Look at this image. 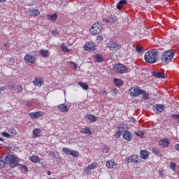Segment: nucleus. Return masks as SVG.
I'll return each instance as SVG.
<instances>
[{
    "mask_svg": "<svg viewBox=\"0 0 179 179\" xmlns=\"http://www.w3.org/2000/svg\"><path fill=\"white\" fill-rule=\"evenodd\" d=\"M144 58L148 64H155L157 62L159 58L157 57V51L156 50L148 51L145 52Z\"/></svg>",
    "mask_w": 179,
    "mask_h": 179,
    "instance_id": "obj_1",
    "label": "nucleus"
},
{
    "mask_svg": "<svg viewBox=\"0 0 179 179\" xmlns=\"http://www.w3.org/2000/svg\"><path fill=\"white\" fill-rule=\"evenodd\" d=\"M173 58H174V52L171 50H166L163 52L161 57V61L164 64H169L171 62Z\"/></svg>",
    "mask_w": 179,
    "mask_h": 179,
    "instance_id": "obj_2",
    "label": "nucleus"
},
{
    "mask_svg": "<svg viewBox=\"0 0 179 179\" xmlns=\"http://www.w3.org/2000/svg\"><path fill=\"white\" fill-rule=\"evenodd\" d=\"M5 162L6 163L10 162V167L11 169H14V167H16V166L19 164V163L17 162V157L13 155H6Z\"/></svg>",
    "mask_w": 179,
    "mask_h": 179,
    "instance_id": "obj_3",
    "label": "nucleus"
},
{
    "mask_svg": "<svg viewBox=\"0 0 179 179\" xmlns=\"http://www.w3.org/2000/svg\"><path fill=\"white\" fill-rule=\"evenodd\" d=\"M103 30V27L99 22H95L90 29V33L92 36H96V34H100Z\"/></svg>",
    "mask_w": 179,
    "mask_h": 179,
    "instance_id": "obj_4",
    "label": "nucleus"
},
{
    "mask_svg": "<svg viewBox=\"0 0 179 179\" xmlns=\"http://www.w3.org/2000/svg\"><path fill=\"white\" fill-rule=\"evenodd\" d=\"M121 44L118 42L110 41L106 43V48H108L110 51H117L121 48Z\"/></svg>",
    "mask_w": 179,
    "mask_h": 179,
    "instance_id": "obj_5",
    "label": "nucleus"
},
{
    "mask_svg": "<svg viewBox=\"0 0 179 179\" xmlns=\"http://www.w3.org/2000/svg\"><path fill=\"white\" fill-rule=\"evenodd\" d=\"M113 71L115 73H119L120 75L123 73H127L128 72V69L122 64H115L113 67Z\"/></svg>",
    "mask_w": 179,
    "mask_h": 179,
    "instance_id": "obj_6",
    "label": "nucleus"
},
{
    "mask_svg": "<svg viewBox=\"0 0 179 179\" xmlns=\"http://www.w3.org/2000/svg\"><path fill=\"white\" fill-rule=\"evenodd\" d=\"M62 152L64 153H66V155H69L70 156H72L73 157H79V152L78 151L71 150L68 148H63Z\"/></svg>",
    "mask_w": 179,
    "mask_h": 179,
    "instance_id": "obj_7",
    "label": "nucleus"
},
{
    "mask_svg": "<svg viewBox=\"0 0 179 179\" xmlns=\"http://www.w3.org/2000/svg\"><path fill=\"white\" fill-rule=\"evenodd\" d=\"M127 163H141V157L138 155H131L125 159Z\"/></svg>",
    "mask_w": 179,
    "mask_h": 179,
    "instance_id": "obj_8",
    "label": "nucleus"
},
{
    "mask_svg": "<svg viewBox=\"0 0 179 179\" xmlns=\"http://www.w3.org/2000/svg\"><path fill=\"white\" fill-rule=\"evenodd\" d=\"M141 91L142 90H140L138 87H133L129 90L130 96H132L133 97H136L139 96V94H141Z\"/></svg>",
    "mask_w": 179,
    "mask_h": 179,
    "instance_id": "obj_9",
    "label": "nucleus"
},
{
    "mask_svg": "<svg viewBox=\"0 0 179 179\" xmlns=\"http://www.w3.org/2000/svg\"><path fill=\"white\" fill-rule=\"evenodd\" d=\"M159 146L163 148V149H166V148H169L170 145V139L169 138H164L159 141L158 142Z\"/></svg>",
    "mask_w": 179,
    "mask_h": 179,
    "instance_id": "obj_10",
    "label": "nucleus"
},
{
    "mask_svg": "<svg viewBox=\"0 0 179 179\" xmlns=\"http://www.w3.org/2000/svg\"><path fill=\"white\" fill-rule=\"evenodd\" d=\"M28 115L32 120H37V118H40V117H43V115H44V112L38 111V112L29 113Z\"/></svg>",
    "mask_w": 179,
    "mask_h": 179,
    "instance_id": "obj_11",
    "label": "nucleus"
},
{
    "mask_svg": "<svg viewBox=\"0 0 179 179\" xmlns=\"http://www.w3.org/2000/svg\"><path fill=\"white\" fill-rule=\"evenodd\" d=\"M122 136L123 139H124L127 142H131V141H132V138H134V136H132V133L127 130L124 131V133L122 134Z\"/></svg>",
    "mask_w": 179,
    "mask_h": 179,
    "instance_id": "obj_12",
    "label": "nucleus"
},
{
    "mask_svg": "<svg viewBox=\"0 0 179 179\" xmlns=\"http://www.w3.org/2000/svg\"><path fill=\"white\" fill-rule=\"evenodd\" d=\"M85 51H94L96 50V45L92 42H88L84 45Z\"/></svg>",
    "mask_w": 179,
    "mask_h": 179,
    "instance_id": "obj_13",
    "label": "nucleus"
},
{
    "mask_svg": "<svg viewBox=\"0 0 179 179\" xmlns=\"http://www.w3.org/2000/svg\"><path fill=\"white\" fill-rule=\"evenodd\" d=\"M106 165L108 169H117V166H118V164H117L115 161L110 159L106 162Z\"/></svg>",
    "mask_w": 179,
    "mask_h": 179,
    "instance_id": "obj_14",
    "label": "nucleus"
},
{
    "mask_svg": "<svg viewBox=\"0 0 179 179\" xmlns=\"http://www.w3.org/2000/svg\"><path fill=\"white\" fill-rule=\"evenodd\" d=\"M152 76L157 79H166V74L160 71H154L152 72Z\"/></svg>",
    "mask_w": 179,
    "mask_h": 179,
    "instance_id": "obj_15",
    "label": "nucleus"
},
{
    "mask_svg": "<svg viewBox=\"0 0 179 179\" xmlns=\"http://www.w3.org/2000/svg\"><path fill=\"white\" fill-rule=\"evenodd\" d=\"M24 59L26 62H29V64H34L36 62V57L29 54L24 56Z\"/></svg>",
    "mask_w": 179,
    "mask_h": 179,
    "instance_id": "obj_16",
    "label": "nucleus"
},
{
    "mask_svg": "<svg viewBox=\"0 0 179 179\" xmlns=\"http://www.w3.org/2000/svg\"><path fill=\"white\" fill-rule=\"evenodd\" d=\"M164 110V105L163 104H157L153 106V111L155 113H162Z\"/></svg>",
    "mask_w": 179,
    "mask_h": 179,
    "instance_id": "obj_17",
    "label": "nucleus"
},
{
    "mask_svg": "<svg viewBox=\"0 0 179 179\" xmlns=\"http://www.w3.org/2000/svg\"><path fill=\"white\" fill-rule=\"evenodd\" d=\"M57 109L59 111H61V113H68V111H69V107L64 103L59 105Z\"/></svg>",
    "mask_w": 179,
    "mask_h": 179,
    "instance_id": "obj_18",
    "label": "nucleus"
},
{
    "mask_svg": "<svg viewBox=\"0 0 179 179\" xmlns=\"http://www.w3.org/2000/svg\"><path fill=\"white\" fill-rule=\"evenodd\" d=\"M113 83L117 87H121L124 85V81L120 78H114Z\"/></svg>",
    "mask_w": 179,
    "mask_h": 179,
    "instance_id": "obj_19",
    "label": "nucleus"
},
{
    "mask_svg": "<svg viewBox=\"0 0 179 179\" xmlns=\"http://www.w3.org/2000/svg\"><path fill=\"white\" fill-rule=\"evenodd\" d=\"M43 83H44V81L40 78H35L33 81V84L34 86H42Z\"/></svg>",
    "mask_w": 179,
    "mask_h": 179,
    "instance_id": "obj_20",
    "label": "nucleus"
},
{
    "mask_svg": "<svg viewBox=\"0 0 179 179\" xmlns=\"http://www.w3.org/2000/svg\"><path fill=\"white\" fill-rule=\"evenodd\" d=\"M140 155H141V159L146 160V159H148V157H149V151L141 150L140 152Z\"/></svg>",
    "mask_w": 179,
    "mask_h": 179,
    "instance_id": "obj_21",
    "label": "nucleus"
},
{
    "mask_svg": "<svg viewBox=\"0 0 179 179\" xmlns=\"http://www.w3.org/2000/svg\"><path fill=\"white\" fill-rule=\"evenodd\" d=\"M85 117H87L90 122H96L97 121V117L92 114L87 115Z\"/></svg>",
    "mask_w": 179,
    "mask_h": 179,
    "instance_id": "obj_22",
    "label": "nucleus"
},
{
    "mask_svg": "<svg viewBox=\"0 0 179 179\" xmlns=\"http://www.w3.org/2000/svg\"><path fill=\"white\" fill-rule=\"evenodd\" d=\"M125 129L123 127H119V129L117 131L116 134H115V137L116 138H120L121 136V135H122V132H125Z\"/></svg>",
    "mask_w": 179,
    "mask_h": 179,
    "instance_id": "obj_23",
    "label": "nucleus"
},
{
    "mask_svg": "<svg viewBox=\"0 0 179 179\" xmlns=\"http://www.w3.org/2000/svg\"><path fill=\"white\" fill-rule=\"evenodd\" d=\"M40 54L43 58H47V57L50 56V51H48V50L42 49L40 50Z\"/></svg>",
    "mask_w": 179,
    "mask_h": 179,
    "instance_id": "obj_24",
    "label": "nucleus"
},
{
    "mask_svg": "<svg viewBox=\"0 0 179 179\" xmlns=\"http://www.w3.org/2000/svg\"><path fill=\"white\" fill-rule=\"evenodd\" d=\"M78 86L83 89V90H89V85L86 83H83L82 81H79L78 83Z\"/></svg>",
    "mask_w": 179,
    "mask_h": 179,
    "instance_id": "obj_25",
    "label": "nucleus"
},
{
    "mask_svg": "<svg viewBox=\"0 0 179 179\" xmlns=\"http://www.w3.org/2000/svg\"><path fill=\"white\" fill-rule=\"evenodd\" d=\"M97 167V164L96 163H92L91 164L88 165L84 170V171H89L90 170H94Z\"/></svg>",
    "mask_w": 179,
    "mask_h": 179,
    "instance_id": "obj_26",
    "label": "nucleus"
},
{
    "mask_svg": "<svg viewBox=\"0 0 179 179\" xmlns=\"http://www.w3.org/2000/svg\"><path fill=\"white\" fill-rule=\"evenodd\" d=\"M152 152L158 157H163V155L160 153V150H159V148H153Z\"/></svg>",
    "mask_w": 179,
    "mask_h": 179,
    "instance_id": "obj_27",
    "label": "nucleus"
},
{
    "mask_svg": "<svg viewBox=\"0 0 179 179\" xmlns=\"http://www.w3.org/2000/svg\"><path fill=\"white\" fill-rule=\"evenodd\" d=\"M47 17L48 20H50L51 22H55V20H57V19L58 18V15H57V14L48 15Z\"/></svg>",
    "mask_w": 179,
    "mask_h": 179,
    "instance_id": "obj_28",
    "label": "nucleus"
},
{
    "mask_svg": "<svg viewBox=\"0 0 179 179\" xmlns=\"http://www.w3.org/2000/svg\"><path fill=\"white\" fill-rule=\"evenodd\" d=\"M30 160L31 162H32V163H40L41 159H40V157L36 155H32L31 157H30Z\"/></svg>",
    "mask_w": 179,
    "mask_h": 179,
    "instance_id": "obj_29",
    "label": "nucleus"
},
{
    "mask_svg": "<svg viewBox=\"0 0 179 179\" xmlns=\"http://www.w3.org/2000/svg\"><path fill=\"white\" fill-rule=\"evenodd\" d=\"M33 135L35 138H38L41 135V130L40 129H34L33 130Z\"/></svg>",
    "mask_w": 179,
    "mask_h": 179,
    "instance_id": "obj_30",
    "label": "nucleus"
},
{
    "mask_svg": "<svg viewBox=\"0 0 179 179\" xmlns=\"http://www.w3.org/2000/svg\"><path fill=\"white\" fill-rule=\"evenodd\" d=\"M124 5H127V0H121L117 4V9H121Z\"/></svg>",
    "mask_w": 179,
    "mask_h": 179,
    "instance_id": "obj_31",
    "label": "nucleus"
},
{
    "mask_svg": "<svg viewBox=\"0 0 179 179\" xmlns=\"http://www.w3.org/2000/svg\"><path fill=\"white\" fill-rule=\"evenodd\" d=\"M29 15L30 16H38L40 15V10L39 9L32 10L29 11Z\"/></svg>",
    "mask_w": 179,
    "mask_h": 179,
    "instance_id": "obj_32",
    "label": "nucleus"
},
{
    "mask_svg": "<svg viewBox=\"0 0 179 179\" xmlns=\"http://www.w3.org/2000/svg\"><path fill=\"white\" fill-rule=\"evenodd\" d=\"M117 20H118V17H117L116 16H114V17H110L109 20H106V23H115Z\"/></svg>",
    "mask_w": 179,
    "mask_h": 179,
    "instance_id": "obj_33",
    "label": "nucleus"
},
{
    "mask_svg": "<svg viewBox=\"0 0 179 179\" xmlns=\"http://www.w3.org/2000/svg\"><path fill=\"white\" fill-rule=\"evenodd\" d=\"M61 49L62 51H64V52H71V51H72L71 49L68 48V47L65 45V43H62L61 45Z\"/></svg>",
    "mask_w": 179,
    "mask_h": 179,
    "instance_id": "obj_34",
    "label": "nucleus"
},
{
    "mask_svg": "<svg viewBox=\"0 0 179 179\" xmlns=\"http://www.w3.org/2000/svg\"><path fill=\"white\" fill-rule=\"evenodd\" d=\"M94 61L95 62H103L104 61V59L100 55H96L94 56Z\"/></svg>",
    "mask_w": 179,
    "mask_h": 179,
    "instance_id": "obj_35",
    "label": "nucleus"
},
{
    "mask_svg": "<svg viewBox=\"0 0 179 179\" xmlns=\"http://www.w3.org/2000/svg\"><path fill=\"white\" fill-rule=\"evenodd\" d=\"M140 94L143 95L144 100H148V99H149V94H148V92L143 90H141Z\"/></svg>",
    "mask_w": 179,
    "mask_h": 179,
    "instance_id": "obj_36",
    "label": "nucleus"
},
{
    "mask_svg": "<svg viewBox=\"0 0 179 179\" xmlns=\"http://www.w3.org/2000/svg\"><path fill=\"white\" fill-rule=\"evenodd\" d=\"M81 134H89V135H92V131H90V129L85 127L84 129H83L82 130H80Z\"/></svg>",
    "mask_w": 179,
    "mask_h": 179,
    "instance_id": "obj_37",
    "label": "nucleus"
},
{
    "mask_svg": "<svg viewBox=\"0 0 179 179\" xmlns=\"http://www.w3.org/2000/svg\"><path fill=\"white\" fill-rule=\"evenodd\" d=\"M14 91L16 92V93H22V92H23V87L20 85H17Z\"/></svg>",
    "mask_w": 179,
    "mask_h": 179,
    "instance_id": "obj_38",
    "label": "nucleus"
},
{
    "mask_svg": "<svg viewBox=\"0 0 179 179\" xmlns=\"http://www.w3.org/2000/svg\"><path fill=\"white\" fill-rule=\"evenodd\" d=\"M19 169H20L22 173H27V171H29L27 166L22 164L19 165Z\"/></svg>",
    "mask_w": 179,
    "mask_h": 179,
    "instance_id": "obj_39",
    "label": "nucleus"
},
{
    "mask_svg": "<svg viewBox=\"0 0 179 179\" xmlns=\"http://www.w3.org/2000/svg\"><path fill=\"white\" fill-rule=\"evenodd\" d=\"M8 134H10V138H13V136H15V135H16L17 134V132L16 131V129H10L8 130Z\"/></svg>",
    "mask_w": 179,
    "mask_h": 179,
    "instance_id": "obj_40",
    "label": "nucleus"
},
{
    "mask_svg": "<svg viewBox=\"0 0 179 179\" xmlns=\"http://www.w3.org/2000/svg\"><path fill=\"white\" fill-rule=\"evenodd\" d=\"M108 152H110V148H108V146L106 145H103L102 148V153H108Z\"/></svg>",
    "mask_w": 179,
    "mask_h": 179,
    "instance_id": "obj_41",
    "label": "nucleus"
},
{
    "mask_svg": "<svg viewBox=\"0 0 179 179\" xmlns=\"http://www.w3.org/2000/svg\"><path fill=\"white\" fill-rule=\"evenodd\" d=\"M8 86H9V87H10V89H13V90H15L16 87V83L11 82L9 83Z\"/></svg>",
    "mask_w": 179,
    "mask_h": 179,
    "instance_id": "obj_42",
    "label": "nucleus"
},
{
    "mask_svg": "<svg viewBox=\"0 0 179 179\" xmlns=\"http://www.w3.org/2000/svg\"><path fill=\"white\" fill-rule=\"evenodd\" d=\"M2 136H4V138H10V134L6 131L1 133Z\"/></svg>",
    "mask_w": 179,
    "mask_h": 179,
    "instance_id": "obj_43",
    "label": "nucleus"
},
{
    "mask_svg": "<svg viewBox=\"0 0 179 179\" xmlns=\"http://www.w3.org/2000/svg\"><path fill=\"white\" fill-rule=\"evenodd\" d=\"M69 64H71V65H73V69H74V71H76V69H78V66L76 64L75 62H69Z\"/></svg>",
    "mask_w": 179,
    "mask_h": 179,
    "instance_id": "obj_44",
    "label": "nucleus"
},
{
    "mask_svg": "<svg viewBox=\"0 0 179 179\" xmlns=\"http://www.w3.org/2000/svg\"><path fill=\"white\" fill-rule=\"evenodd\" d=\"M170 167H171V170H173L174 171V170H176V167H177V164L171 162Z\"/></svg>",
    "mask_w": 179,
    "mask_h": 179,
    "instance_id": "obj_45",
    "label": "nucleus"
},
{
    "mask_svg": "<svg viewBox=\"0 0 179 179\" xmlns=\"http://www.w3.org/2000/svg\"><path fill=\"white\" fill-rule=\"evenodd\" d=\"M135 134L137 136H143L145 135L143 131L135 132Z\"/></svg>",
    "mask_w": 179,
    "mask_h": 179,
    "instance_id": "obj_46",
    "label": "nucleus"
},
{
    "mask_svg": "<svg viewBox=\"0 0 179 179\" xmlns=\"http://www.w3.org/2000/svg\"><path fill=\"white\" fill-rule=\"evenodd\" d=\"M5 162L0 160V169H3V167H5Z\"/></svg>",
    "mask_w": 179,
    "mask_h": 179,
    "instance_id": "obj_47",
    "label": "nucleus"
},
{
    "mask_svg": "<svg viewBox=\"0 0 179 179\" xmlns=\"http://www.w3.org/2000/svg\"><path fill=\"white\" fill-rule=\"evenodd\" d=\"M52 34L53 36H57L58 34V31H57V29H52Z\"/></svg>",
    "mask_w": 179,
    "mask_h": 179,
    "instance_id": "obj_48",
    "label": "nucleus"
},
{
    "mask_svg": "<svg viewBox=\"0 0 179 179\" xmlns=\"http://www.w3.org/2000/svg\"><path fill=\"white\" fill-rule=\"evenodd\" d=\"M96 40H98L99 41H103L104 40V38H103V36L99 35L97 37H96Z\"/></svg>",
    "mask_w": 179,
    "mask_h": 179,
    "instance_id": "obj_49",
    "label": "nucleus"
},
{
    "mask_svg": "<svg viewBox=\"0 0 179 179\" xmlns=\"http://www.w3.org/2000/svg\"><path fill=\"white\" fill-rule=\"evenodd\" d=\"M172 118H174V120H179V115H172Z\"/></svg>",
    "mask_w": 179,
    "mask_h": 179,
    "instance_id": "obj_50",
    "label": "nucleus"
},
{
    "mask_svg": "<svg viewBox=\"0 0 179 179\" xmlns=\"http://www.w3.org/2000/svg\"><path fill=\"white\" fill-rule=\"evenodd\" d=\"M137 52H142L143 51V49L142 48H136Z\"/></svg>",
    "mask_w": 179,
    "mask_h": 179,
    "instance_id": "obj_51",
    "label": "nucleus"
},
{
    "mask_svg": "<svg viewBox=\"0 0 179 179\" xmlns=\"http://www.w3.org/2000/svg\"><path fill=\"white\" fill-rule=\"evenodd\" d=\"M3 46L6 47V48H9V47H10V43H5Z\"/></svg>",
    "mask_w": 179,
    "mask_h": 179,
    "instance_id": "obj_52",
    "label": "nucleus"
},
{
    "mask_svg": "<svg viewBox=\"0 0 179 179\" xmlns=\"http://www.w3.org/2000/svg\"><path fill=\"white\" fill-rule=\"evenodd\" d=\"M3 90H5V87H0V93L3 92Z\"/></svg>",
    "mask_w": 179,
    "mask_h": 179,
    "instance_id": "obj_53",
    "label": "nucleus"
},
{
    "mask_svg": "<svg viewBox=\"0 0 179 179\" xmlns=\"http://www.w3.org/2000/svg\"><path fill=\"white\" fill-rule=\"evenodd\" d=\"M27 107H31V103L30 102H28L26 103Z\"/></svg>",
    "mask_w": 179,
    "mask_h": 179,
    "instance_id": "obj_54",
    "label": "nucleus"
},
{
    "mask_svg": "<svg viewBox=\"0 0 179 179\" xmlns=\"http://www.w3.org/2000/svg\"><path fill=\"white\" fill-rule=\"evenodd\" d=\"M175 148L178 151H179V144L176 145Z\"/></svg>",
    "mask_w": 179,
    "mask_h": 179,
    "instance_id": "obj_55",
    "label": "nucleus"
},
{
    "mask_svg": "<svg viewBox=\"0 0 179 179\" xmlns=\"http://www.w3.org/2000/svg\"><path fill=\"white\" fill-rule=\"evenodd\" d=\"M47 174H48V176H51V171H48L47 172Z\"/></svg>",
    "mask_w": 179,
    "mask_h": 179,
    "instance_id": "obj_56",
    "label": "nucleus"
},
{
    "mask_svg": "<svg viewBox=\"0 0 179 179\" xmlns=\"http://www.w3.org/2000/svg\"><path fill=\"white\" fill-rule=\"evenodd\" d=\"M0 2H1V3H3V2H6V0H0Z\"/></svg>",
    "mask_w": 179,
    "mask_h": 179,
    "instance_id": "obj_57",
    "label": "nucleus"
},
{
    "mask_svg": "<svg viewBox=\"0 0 179 179\" xmlns=\"http://www.w3.org/2000/svg\"><path fill=\"white\" fill-rule=\"evenodd\" d=\"M0 141H1V142H3V138H0Z\"/></svg>",
    "mask_w": 179,
    "mask_h": 179,
    "instance_id": "obj_58",
    "label": "nucleus"
}]
</instances>
